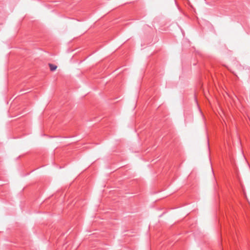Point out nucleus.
Here are the masks:
<instances>
[{
	"instance_id": "f257e3e1",
	"label": "nucleus",
	"mask_w": 250,
	"mask_h": 250,
	"mask_svg": "<svg viewBox=\"0 0 250 250\" xmlns=\"http://www.w3.org/2000/svg\"><path fill=\"white\" fill-rule=\"evenodd\" d=\"M49 68H50V69L51 71H53L54 70H55L57 68V66L54 65V64H51V63H49Z\"/></svg>"
}]
</instances>
